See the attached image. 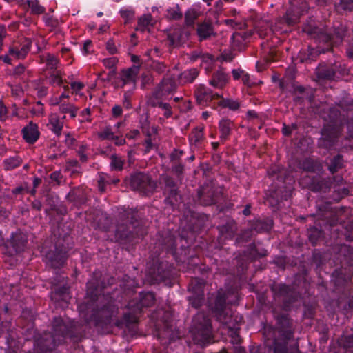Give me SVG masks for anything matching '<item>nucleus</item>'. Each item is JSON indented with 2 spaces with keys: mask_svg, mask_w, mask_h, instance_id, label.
I'll use <instances>...</instances> for the list:
<instances>
[{
  "mask_svg": "<svg viewBox=\"0 0 353 353\" xmlns=\"http://www.w3.org/2000/svg\"><path fill=\"white\" fill-rule=\"evenodd\" d=\"M315 73L319 80L334 81L336 79L334 63H320L316 69Z\"/></svg>",
  "mask_w": 353,
  "mask_h": 353,
  "instance_id": "23",
  "label": "nucleus"
},
{
  "mask_svg": "<svg viewBox=\"0 0 353 353\" xmlns=\"http://www.w3.org/2000/svg\"><path fill=\"white\" fill-rule=\"evenodd\" d=\"M303 32L323 43L331 41L333 37L332 34L327 33V30L318 27L314 21L305 23L303 26Z\"/></svg>",
  "mask_w": 353,
  "mask_h": 353,
  "instance_id": "16",
  "label": "nucleus"
},
{
  "mask_svg": "<svg viewBox=\"0 0 353 353\" xmlns=\"http://www.w3.org/2000/svg\"><path fill=\"white\" fill-rule=\"evenodd\" d=\"M326 51H327L326 48H321L320 47L315 48L308 46L307 48H303L299 51L298 57L300 62L310 63L316 61L320 54L325 53Z\"/></svg>",
  "mask_w": 353,
  "mask_h": 353,
  "instance_id": "24",
  "label": "nucleus"
},
{
  "mask_svg": "<svg viewBox=\"0 0 353 353\" xmlns=\"http://www.w3.org/2000/svg\"><path fill=\"white\" fill-rule=\"evenodd\" d=\"M155 301V294L153 292H140L138 298L132 299L128 301L126 305L128 312L123 315L120 320L117 321V325L120 327L125 326L130 328L131 326L137 325L143 309L153 306Z\"/></svg>",
  "mask_w": 353,
  "mask_h": 353,
  "instance_id": "6",
  "label": "nucleus"
},
{
  "mask_svg": "<svg viewBox=\"0 0 353 353\" xmlns=\"http://www.w3.org/2000/svg\"><path fill=\"white\" fill-rule=\"evenodd\" d=\"M203 301L204 294H193L192 296L189 298L191 305L196 309L203 305Z\"/></svg>",
  "mask_w": 353,
  "mask_h": 353,
  "instance_id": "58",
  "label": "nucleus"
},
{
  "mask_svg": "<svg viewBox=\"0 0 353 353\" xmlns=\"http://www.w3.org/2000/svg\"><path fill=\"white\" fill-rule=\"evenodd\" d=\"M88 193L89 190L84 185L72 187L67 194L65 199L68 202L72 203L73 206L79 209L86 205L90 201Z\"/></svg>",
  "mask_w": 353,
  "mask_h": 353,
  "instance_id": "13",
  "label": "nucleus"
},
{
  "mask_svg": "<svg viewBox=\"0 0 353 353\" xmlns=\"http://www.w3.org/2000/svg\"><path fill=\"white\" fill-rule=\"evenodd\" d=\"M50 84L63 87L65 85V81L63 80L60 71H53L49 77Z\"/></svg>",
  "mask_w": 353,
  "mask_h": 353,
  "instance_id": "56",
  "label": "nucleus"
},
{
  "mask_svg": "<svg viewBox=\"0 0 353 353\" xmlns=\"http://www.w3.org/2000/svg\"><path fill=\"white\" fill-rule=\"evenodd\" d=\"M114 134L112 129L110 126H107L102 132L99 134V137L102 140H113Z\"/></svg>",
  "mask_w": 353,
  "mask_h": 353,
  "instance_id": "62",
  "label": "nucleus"
},
{
  "mask_svg": "<svg viewBox=\"0 0 353 353\" xmlns=\"http://www.w3.org/2000/svg\"><path fill=\"white\" fill-rule=\"evenodd\" d=\"M336 138V129L331 125H325L321 130V137L318 140V146L330 149L334 145Z\"/></svg>",
  "mask_w": 353,
  "mask_h": 353,
  "instance_id": "20",
  "label": "nucleus"
},
{
  "mask_svg": "<svg viewBox=\"0 0 353 353\" xmlns=\"http://www.w3.org/2000/svg\"><path fill=\"white\" fill-rule=\"evenodd\" d=\"M334 65L336 79L349 74L350 70L345 64H343L340 61H335Z\"/></svg>",
  "mask_w": 353,
  "mask_h": 353,
  "instance_id": "52",
  "label": "nucleus"
},
{
  "mask_svg": "<svg viewBox=\"0 0 353 353\" xmlns=\"http://www.w3.org/2000/svg\"><path fill=\"white\" fill-rule=\"evenodd\" d=\"M220 101L214 104V109L218 108H228L232 111H236L240 108V102L238 100H234L230 98H223L221 95L219 98Z\"/></svg>",
  "mask_w": 353,
  "mask_h": 353,
  "instance_id": "38",
  "label": "nucleus"
},
{
  "mask_svg": "<svg viewBox=\"0 0 353 353\" xmlns=\"http://www.w3.org/2000/svg\"><path fill=\"white\" fill-rule=\"evenodd\" d=\"M341 345L345 349L353 347V334L343 336L340 342Z\"/></svg>",
  "mask_w": 353,
  "mask_h": 353,
  "instance_id": "64",
  "label": "nucleus"
},
{
  "mask_svg": "<svg viewBox=\"0 0 353 353\" xmlns=\"http://www.w3.org/2000/svg\"><path fill=\"white\" fill-rule=\"evenodd\" d=\"M228 298L226 291L222 289L218 290L213 303H210L212 312L218 321L228 326L232 343L239 344L241 343L239 326L243 321V317L238 314H229L226 309Z\"/></svg>",
  "mask_w": 353,
  "mask_h": 353,
  "instance_id": "4",
  "label": "nucleus"
},
{
  "mask_svg": "<svg viewBox=\"0 0 353 353\" xmlns=\"http://www.w3.org/2000/svg\"><path fill=\"white\" fill-rule=\"evenodd\" d=\"M167 17L170 20H179L183 17V13L179 5L167 9Z\"/></svg>",
  "mask_w": 353,
  "mask_h": 353,
  "instance_id": "54",
  "label": "nucleus"
},
{
  "mask_svg": "<svg viewBox=\"0 0 353 353\" xmlns=\"http://www.w3.org/2000/svg\"><path fill=\"white\" fill-rule=\"evenodd\" d=\"M273 224V220L270 218H256L249 221L248 226L256 233H263L270 231Z\"/></svg>",
  "mask_w": 353,
  "mask_h": 353,
  "instance_id": "26",
  "label": "nucleus"
},
{
  "mask_svg": "<svg viewBox=\"0 0 353 353\" xmlns=\"http://www.w3.org/2000/svg\"><path fill=\"white\" fill-rule=\"evenodd\" d=\"M298 21V16L292 10H288L285 15L279 20V23H285L290 26L296 23Z\"/></svg>",
  "mask_w": 353,
  "mask_h": 353,
  "instance_id": "44",
  "label": "nucleus"
},
{
  "mask_svg": "<svg viewBox=\"0 0 353 353\" xmlns=\"http://www.w3.org/2000/svg\"><path fill=\"white\" fill-rule=\"evenodd\" d=\"M32 46V41L30 39H26L23 43L19 46H14L10 48L9 54L14 56L17 59H24Z\"/></svg>",
  "mask_w": 353,
  "mask_h": 353,
  "instance_id": "33",
  "label": "nucleus"
},
{
  "mask_svg": "<svg viewBox=\"0 0 353 353\" xmlns=\"http://www.w3.org/2000/svg\"><path fill=\"white\" fill-rule=\"evenodd\" d=\"M234 128L233 121L223 118L219 122V130L220 132L219 139L221 143H224L228 141L232 134V131Z\"/></svg>",
  "mask_w": 353,
  "mask_h": 353,
  "instance_id": "29",
  "label": "nucleus"
},
{
  "mask_svg": "<svg viewBox=\"0 0 353 353\" xmlns=\"http://www.w3.org/2000/svg\"><path fill=\"white\" fill-rule=\"evenodd\" d=\"M343 166V158L341 154H337L331 159L328 166L329 171L334 174L338 172Z\"/></svg>",
  "mask_w": 353,
  "mask_h": 353,
  "instance_id": "42",
  "label": "nucleus"
},
{
  "mask_svg": "<svg viewBox=\"0 0 353 353\" xmlns=\"http://www.w3.org/2000/svg\"><path fill=\"white\" fill-rule=\"evenodd\" d=\"M196 18V13L193 10H188L185 13V22L188 26H192Z\"/></svg>",
  "mask_w": 353,
  "mask_h": 353,
  "instance_id": "61",
  "label": "nucleus"
},
{
  "mask_svg": "<svg viewBox=\"0 0 353 353\" xmlns=\"http://www.w3.org/2000/svg\"><path fill=\"white\" fill-rule=\"evenodd\" d=\"M27 242V236L20 230H18L11 233L10 239L6 242V246L8 249L11 248L12 252L18 254L24 251Z\"/></svg>",
  "mask_w": 353,
  "mask_h": 353,
  "instance_id": "17",
  "label": "nucleus"
},
{
  "mask_svg": "<svg viewBox=\"0 0 353 353\" xmlns=\"http://www.w3.org/2000/svg\"><path fill=\"white\" fill-rule=\"evenodd\" d=\"M323 234V230L315 226L311 227L307 230L309 240L313 245H315L317 241L322 238Z\"/></svg>",
  "mask_w": 353,
  "mask_h": 353,
  "instance_id": "45",
  "label": "nucleus"
},
{
  "mask_svg": "<svg viewBox=\"0 0 353 353\" xmlns=\"http://www.w3.org/2000/svg\"><path fill=\"white\" fill-rule=\"evenodd\" d=\"M21 159L17 157H12L3 160V164L6 170H12L20 166Z\"/></svg>",
  "mask_w": 353,
  "mask_h": 353,
  "instance_id": "50",
  "label": "nucleus"
},
{
  "mask_svg": "<svg viewBox=\"0 0 353 353\" xmlns=\"http://www.w3.org/2000/svg\"><path fill=\"white\" fill-rule=\"evenodd\" d=\"M46 67L55 71L57 68L58 64L59 63V60L54 55L52 54H48L46 59Z\"/></svg>",
  "mask_w": 353,
  "mask_h": 353,
  "instance_id": "60",
  "label": "nucleus"
},
{
  "mask_svg": "<svg viewBox=\"0 0 353 353\" xmlns=\"http://www.w3.org/2000/svg\"><path fill=\"white\" fill-rule=\"evenodd\" d=\"M230 75L222 70L213 72L211 79L209 80L210 85L217 89H223L228 83Z\"/></svg>",
  "mask_w": 353,
  "mask_h": 353,
  "instance_id": "30",
  "label": "nucleus"
},
{
  "mask_svg": "<svg viewBox=\"0 0 353 353\" xmlns=\"http://www.w3.org/2000/svg\"><path fill=\"white\" fill-rule=\"evenodd\" d=\"M188 139L191 145H194L196 148H201L205 139L204 126L199 125L194 128Z\"/></svg>",
  "mask_w": 353,
  "mask_h": 353,
  "instance_id": "34",
  "label": "nucleus"
},
{
  "mask_svg": "<svg viewBox=\"0 0 353 353\" xmlns=\"http://www.w3.org/2000/svg\"><path fill=\"white\" fill-rule=\"evenodd\" d=\"M152 21V16L150 14H143L138 19V26L136 28L137 31L144 32L145 29L150 24Z\"/></svg>",
  "mask_w": 353,
  "mask_h": 353,
  "instance_id": "53",
  "label": "nucleus"
},
{
  "mask_svg": "<svg viewBox=\"0 0 353 353\" xmlns=\"http://www.w3.org/2000/svg\"><path fill=\"white\" fill-rule=\"evenodd\" d=\"M51 299L56 302H68L69 299V288L65 285L55 286L51 292Z\"/></svg>",
  "mask_w": 353,
  "mask_h": 353,
  "instance_id": "35",
  "label": "nucleus"
},
{
  "mask_svg": "<svg viewBox=\"0 0 353 353\" xmlns=\"http://www.w3.org/2000/svg\"><path fill=\"white\" fill-rule=\"evenodd\" d=\"M71 237L64 235L63 238H59L52 248L45 254V260L48 265L53 269L63 268L69 256L68 252L72 248Z\"/></svg>",
  "mask_w": 353,
  "mask_h": 353,
  "instance_id": "7",
  "label": "nucleus"
},
{
  "mask_svg": "<svg viewBox=\"0 0 353 353\" xmlns=\"http://www.w3.org/2000/svg\"><path fill=\"white\" fill-rule=\"evenodd\" d=\"M59 105V110L62 114H70V117L74 119L77 116L78 108L74 104L60 103Z\"/></svg>",
  "mask_w": 353,
  "mask_h": 353,
  "instance_id": "43",
  "label": "nucleus"
},
{
  "mask_svg": "<svg viewBox=\"0 0 353 353\" xmlns=\"http://www.w3.org/2000/svg\"><path fill=\"white\" fill-rule=\"evenodd\" d=\"M252 232L251 228L249 227L248 230H245L239 234L236 239V243L239 244L241 243H245L250 241L252 238Z\"/></svg>",
  "mask_w": 353,
  "mask_h": 353,
  "instance_id": "59",
  "label": "nucleus"
},
{
  "mask_svg": "<svg viewBox=\"0 0 353 353\" xmlns=\"http://www.w3.org/2000/svg\"><path fill=\"white\" fill-rule=\"evenodd\" d=\"M237 227L235 221L230 217H225L223 223L217 227L219 241L231 239L234 236Z\"/></svg>",
  "mask_w": 353,
  "mask_h": 353,
  "instance_id": "19",
  "label": "nucleus"
},
{
  "mask_svg": "<svg viewBox=\"0 0 353 353\" xmlns=\"http://www.w3.org/2000/svg\"><path fill=\"white\" fill-rule=\"evenodd\" d=\"M176 89L174 79L164 78L157 85L153 92V97L156 99H163L166 96L173 93Z\"/></svg>",
  "mask_w": 353,
  "mask_h": 353,
  "instance_id": "18",
  "label": "nucleus"
},
{
  "mask_svg": "<svg viewBox=\"0 0 353 353\" xmlns=\"http://www.w3.org/2000/svg\"><path fill=\"white\" fill-rule=\"evenodd\" d=\"M299 168L307 172L313 173L319 170L320 165L311 158H305L299 162Z\"/></svg>",
  "mask_w": 353,
  "mask_h": 353,
  "instance_id": "40",
  "label": "nucleus"
},
{
  "mask_svg": "<svg viewBox=\"0 0 353 353\" xmlns=\"http://www.w3.org/2000/svg\"><path fill=\"white\" fill-rule=\"evenodd\" d=\"M50 181L48 183L52 185V187L57 188L61 185L63 179V176L61 174V171H54L49 176Z\"/></svg>",
  "mask_w": 353,
  "mask_h": 353,
  "instance_id": "49",
  "label": "nucleus"
},
{
  "mask_svg": "<svg viewBox=\"0 0 353 353\" xmlns=\"http://www.w3.org/2000/svg\"><path fill=\"white\" fill-rule=\"evenodd\" d=\"M121 223L115 230V239L121 243H130L135 239H142L147 234V229L143 225L137 209L122 208L119 213Z\"/></svg>",
  "mask_w": 353,
  "mask_h": 353,
  "instance_id": "3",
  "label": "nucleus"
},
{
  "mask_svg": "<svg viewBox=\"0 0 353 353\" xmlns=\"http://www.w3.org/2000/svg\"><path fill=\"white\" fill-rule=\"evenodd\" d=\"M119 182V179H112L110 176H101L98 181L99 190L103 192L106 190V185L109 184H117Z\"/></svg>",
  "mask_w": 353,
  "mask_h": 353,
  "instance_id": "47",
  "label": "nucleus"
},
{
  "mask_svg": "<svg viewBox=\"0 0 353 353\" xmlns=\"http://www.w3.org/2000/svg\"><path fill=\"white\" fill-rule=\"evenodd\" d=\"M194 97L196 102L199 105L208 106L212 105L214 108V105L212 104V101L219 99L221 95L218 93H214L212 90L203 84H199L196 86L194 90Z\"/></svg>",
  "mask_w": 353,
  "mask_h": 353,
  "instance_id": "14",
  "label": "nucleus"
},
{
  "mask_svg": "<svg viewBox=\"0 0 353 353\" xmlns=\"http://www.w3.org/2000/svg\"><path fill=\"white\" fill-rule=\"evenodd\" d=\"M199 70L196 68L185 70L181 72L179 77V80L181 83H191L198 77Z\"/></svg>",
  "mask_w": 353,
  "mask_h": 353,
  "instance_id": "39",
  "label": "nucleus"
},
{
  "mask_svg": "<svg viewBox=\"0 0 353 353\" xmlns=\"http://www.w3.org/2000/svg\"><path fill=\"white\" fill-rule=\"evenodd\" d=\"M27 4L34 14H43L46 11L45 8L39 4L38 0H28Z\"/></svg>",
  "mask_w": 353,
  "mask_h": 353,
  "instance_id": "55",
  "label": "nucleus"
},
{
  "mask_svg": "<svg viewBox=\"0 0 353 353\" xmlns=\"http://www.w3.org/2000/svg\"><path fill=\"white\" fill-rule=\"evenodd\" d=\"M121 17L125 20V23H130L135 15V12L132 8H123L120 10Z\"/></svg>",
  "mask_w": 353,
  "mask_h": 353,
  "instance_id": "57",
  "label": "nucleus"
},
{
  "mask_svg": "<svg viewBox=\"0 0 353 353\" xmlns=\"http://www.w3.org/2000/svg\"><path fill=\"white\" fill-rule=\"evenodd\" d=\"M140 70V65L124 68L120 72V79L122 83L121 88H128L126 90H134L137 88V81Z\"/></svg>",
  "mask_w": 353,
  "mask_h": 353,
  "instance_id": "15",
  "label": "nucleus"
},
{
  "mask_svg": "<svg viewBox=\"0 0 353 353\" xmlns=\"http://www.w3.org/2000/svg\"><path fill=\"white\" fill-rule=\"evenodd\" d=\"M278 335L273 341V353H300L299 343L295 339L292 319L288 314L276 315Z\"/></svg>",
  "mask_w": 353,
  "mask_h": 353,
  "instance_id": "5",
  "label": "nucleus"
},
{
  "mask_svg": "<svg viewBox=\"0 0 353 353\" xmlns=\"http://www.w3.org/2000/svg\"><path fill=\"white\" fill-rule=\"evenodd\" d=\"M95 228L101 231L108 232L110 230L112 225V219L107 213L101 212L97 214L94 221Z\"/></svg>",
  "mask_w": 353,
  "mask_h": 353,
  "instance_id": "37",
  "label": "nucleus"
},
{
  "mask_svg": "<svg viewBox=\"0 0 353 353\" xmlns=\"http://www.w3.org/2000/svg\"><path fill=\"white\" fill-rule=\"evenodd\" d=\"M129 183L133 190L139 191L143 195L153 193L157 188L156 183L150 176L142 172L132 173Z\"/></svg>",
  "mask_w": 353,
  "mask_h": 353,
  "instance_id": "12",
  "label": "nucleus"
},
{
  "mask_svg": "<svg viewBox=\"0 0 353 353\" xmlns=\"http://www.w3.org/2000/svg\"><path fill=\"white\" fill-rule=\"evenodd\" d=\"M205 281L200 278H193L188 285V290L193 294H203Z\"/></svg>",
  "mask_w": 353,
  "mask_h": 353,
  "instance_id": "41",
  "label": "nucleus"
},
{
  "mask_svg": "<svg viewBox=\"0 0 353 353\" xmlns=\"http://www.w3.org/2000/svg\"><path fill=\"white\" fill-rule=\"evenodd\" d=\"M333 276H335L334 285L336 290L343 293L349 292L352 285L351 278L347 277L337 270L333 273Z\"/></svg>",
  "mask_w": 353,
  "mask_h": 353,
  "instance_id": "32",
  "label": "nucleus"
},
{
  "mask_svg": "<svg viewBox=\"0 0 353 353\" xmlns=\"http://www.w3.org/2000/svg\"><path fill=\"white\" fill-rule=\"evenodd\" d=\"M87 296L92 302V314L90 321L96 326L104 327L110 325L112 318L118 312L119 307L111 296H101L105 288V283L97 278H92L88 281Z\"/></svg>",
  "mask_w": 353,
  "mask_h": 353,
  "instance_id": "2",
  "label": "nucleus"
},
{
  "mask_svg": "<svg viewBox=\"0 0 353 353\" xmlns=\"http://www.w3.org/2000/svg\"><path fill=\"white\" fill-rule=\"evenodd\" d=\"M271 290L274 299L281 303L282 308L285 311L290 310L292 304L300 298V294L294 288L285 283L274 284Z\"/></svg>",
  "mask_w": 353,
  "mask_h": 353,
  "instance_id": "9",
  "label": "nucleus"
},
{
  "mask_svg": "<svg viewBox=\"0 0 353 353\" xmlns=\"http://www.w3.org/2000/svg\"><path fill=\"white\" fill-rule=\"evenodd\" d=\"M164 187L163 192L165 196V203L173 209L182 202V196L179 190V181L171 176L165 175L162 177Z\"/></svg>",
  "mask_w": 353,
  "mask_h": 353,
  "instance_id": "10",
  "label": "nucleus"
},
{
  "mask_svg": "<svg viewBox=\"0 0 353 353\" xmlns=\"http://www.w3.org/2000/svg\"><path fill=\"white\" fill-rule=\"evenodd\" d=\"M171 171L175 175L176 179L181 183L184 178V165L181 161L172 163Z\"/></svg>",
  "mask_w": 353,
  "mask_h": 353,
  "instance_id": "46",
  "label": "nucleus"
},
{
  "mask_svg": "<svg viewBox=\"0 0 353 353\" xmlns=\"http://www.w3.org/2000/svg\"><path fill=\"white\" fill-rule=\"evenodd\" d=\"M110 168L112 170L121 171L123 169L124 160L117 154L110 156Z\"/></svg>",
  "mask_w": 353,
  "mask_h": 353,
  "instance_id": "51",
  "label": "nucleus"
},
{
  "mask_svg": "<svg viewBox=\"0 0 353 353\" xmlns=\"http://www.w3.org/2000/svg\"><path fill=\"white\" fill-rule=\"evenodd\" d=\"M178 239L169 230L158 232L147 268V279L150 284L163 283L172 286L176 274L173 261L180 263H185L188 259L186 256L188 246L182 245L178 250Z\"/></svg>",
  "mask_w": 353,
  "mask_h": 353,
  "instance_id": "1",
  "label": "nucleus"
},
{
  "mask_svg": "<svg viewBox=\"0 0 353 353\" xmlns=\"http://www.w3.org/2000/svg\"><path fill=\"white\" fill-rule=\"evenodd\" d=\"M244 254L248 260L253 261L265 256L267 255V250L263 248L258 249L256 244L254 243H252L244 251Z\"/></svg>",
  "mask_w": 353,
  "mask_h": 353,
  "instance_id": "36",
  "label": "nucleus"
},
{
  "mask_svg": "<svg viewBox=\"0 0 353 353\" xmlns=\"http://www.w3.org/2000/svg\"><path fill=\"white\" fill-rule=\"evenodd\" d=\"M48 126L49 127V129L55 134L59 136L63 130V123L57 117H52L50 119Z\"/></svg>",
  "mask_w": 353,
  "mask_h": 353,
  "instance_id": "48",
  "label": "nucleus"
},
{
  "mask_svg": "<svg viewBox=\"0 0 353 353\" xmlns=\"http://www.w3.org/2000/svg\"><path fill=\"white\" fill-rule=\"evenodd\" d=\"M223 196L220 188L212 183H207L201 186L197 191V201L203 206H210L216 204Z\"/></svg>",
  "mask_w": 353,
  "mask_h": 353,
  "instance_id": "11",
  "label": "nucleus"
},
{
  "mask_svg": "<svg viewBox=\"0 0 353 353\" xmlns=\"http://www.w3.org/2000/svg\"><path fill=\"white\" fill-rule=\"evenodd\" d=\"M292 190H285L284 192L279 189L271 190L267 195V202L272 208L278 210L281 208L283 201L288 200L292 196Z\"/></svg>",
  "mask_w": 353,
  "mask_h": 353,
  "instance_id": "22",
  "label": "nucleus"
},
{
  "mask_svg": "<svg viewBox=\"0 0 353 353\" xmlns=\"http://www.w3.org/2000/svg\"><path fill=\"white\" fill-rule=\"evenodd\" d=\"M331 205L326 203L322 206H319V216L321 219L325 221L326 225L330 228L336 226L339 222L338 216L332 210H331Z\"/></svg>",
  "mask_w": 353,
  "mask_h": 353,
  "instance_id": "27",
  "label": "nucleus"
},
{
  "mask_svg": "<svg viewBox=\"0 0 353 353\" xmlns=\"http://www.w3.org/2000/svg\"><path fill=\"white\" fill-rule=\"evenodd\" d=\"M196 34L198 36V40L200 42L208 40L212 37H214L216 33L214 32L212 25L208 22L199 23L196 28Z\"/></svg>",
  "mask_w": 353,
  "mask_h": 353,
  "instance_id": "31",
  "label": "nucleus"
},
{
  "mask_svg": "<svg viewBox=\"0 0 353 353\" xmlns=\"http://www.w3.org/2000/svg\"><path fill=\"white\" fill-rule=\"evenodd\" d=\"M192 330L194 340L201 345L210 344L212 339V322L208 316L204 313H197L192 319Z\"/></svg>",
  "mask_w": 353,
  "mask_h": 353,
  "instance_id": "8",
  "label": "nucleus"
},
{
  "mask_svg": "<svg viewBox=\"0 0 353 353\" xmlns=\"http://www.w3.org/2000/svg\"><path fill=\"white\" fill-rule=\"evenodd\" d=\"M347 32V28L342 24L334 26L332 30H327V33L332 34L333 37L331 41L325 42V44L327 45L326 50H330L334 45L341 43L346 35Z\"/></svg>",
  "mask_w": 353,
  "mask_h": 353,
  "instance_id": "25",
  "label": "nucleus"
},
{
  "mask_svg": "<svg viewBox=\"0 0 353 353\" xmlns=\"http://www.w3.org/2000/svg\"><path fill=\"white\" fill-rule=\"evenodd\" d=\"M344 236L347 241H353V222H348L345 224Z\"/></svg>",
  "mask_w": 353,
  "mask_h": 353,
  "instance_id": "63",
  "label": "nucleus"
},
{
  "mask_svg": "<svg viewBox=\"0 0 353 353\" xmlns=\"http://www.w3.org/2000/svg\"><path fill=\"white\" fill-rule=\"evenodd\" d=\"M302 182L312 192H325L330 188L329 182L317 176H306L303 178Z\"/></svg>",
  "mask_w": 353,
  "mask_h": 353,
  "instance_id": "21",
  "label": "nucleus"
},
{
  "mask_svg": "<svg viewBox=\"0 0 353 353\" xmlns=\"http://www.w3.org/2000/svg\"><path fill=\"white\" fill-rule=\"evenodd\" d=\"M21 134L23 139L29 144L34 143L40 136L38 125L32 121L22 129Z\"/></svg>",
  "mask_w": 353,
  "mask_h": 353,
  "instance_id": "28",
  "label": "nucleus"
}]
</instances>
